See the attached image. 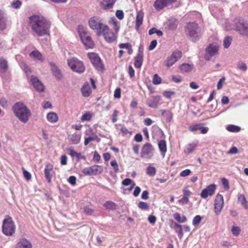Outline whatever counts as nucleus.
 Returning <instances> with one entry per match:
<instances>
[{
    "label": "nucleus",
    "instance_id": "obj_1",
    "mask_svg": "<svg viewBox=\"0 0 248 248\" xmlns=\"http://www.w3.org/2000/svg\"><path fill=\"white\" fill-rule=\"evenodd\" d=\"M29 23L32 31L37 36H42L49 34L51 24L43 16L32 15L29 17Z\"/></svg>",
    "mask_w": 248,
    "mask_h": 248
},
{
    "label": "nucleus",
    "instance_id": "obj_2",
    "mask_svg": "<svg viewBox=\"0 0 248 248\" xmlns=\"http://www.w3.org/2000/svg\"><path fill=\"white\" fill-rule=\"evenodd\" d=\"M16 116L22 123H26L31 115L30 110L27 106L21 102H17L13 107Z\"/></svg>",
    "mask_w": 248,
    "mask_h": 248
},
{
    "label": "nucleus",
    "instance_id": "obj_3",
    "mask_svg": "<svg viewBox=\"0 0 248 248\" xmlns=\"http://www.w3.org/2000/svg\"><path fill=\"white\" fill-rule=\"evenodd\" d=\"M186 32L190 40L193 42L199 41L202 36L201 29L195 22H189L187 24Z\"/></svg>",
    "mask_w": 248,
    "mask_h": 248
},
{
    "label": "nucleus",
    "instance_id": "obj_4",
    "mask_svg": "<svg viewBox=\"0 0 248 248\" xmlns=\"http://www.w3.org/2000/svg\"><path fill=\"white\" fill-rule=\"evenodd\" d=\"M78 30L80 39L86 48H93L94 46L93 41L88 34L84 27L81 25L78 26Z\"/></svg>",
    "mask_w": 248,
    "mask_h": 248
},
{
    "label": "nucleus",
    "instance_id": "obj_5",
    "mask_svg": "<svg viewBox=\"0 0 248 248\" xmlns=\"http://www.w3.org/2000/svg\"><path fill=\"white\" fill-rule=\"evenodd\" d=\"M16 225L12 220V218L9 216H7L3 220L2 223V232L7 236H11L15 232Z\"/></svg>",
    "mask_w": 248,
    "mask_h": 248
},
{
    "label": "nucleus",
    "instance_id": "obj_6",
    "mask_svg": "<svg viewBox=\"0 0 248 248\" xmlns=\"http://www.w3.org/2000/svg\"><path fill=\"white\" fill-rule=\"evenodd\" d=\"M154 155V148L153 145L149 142L144 144L141 150L140 157L146 159H151Z\"/></svg>",
    "mask_w": 248,
    "mask_h": 248
},
{
    "label": "nucleus",
    "instance_id": "obj_7",
    "mask_svg": "<svg viewBox=\"0 0 248 248\" xmlns=\"http://www.w3.org/2000/svg\"><path fill=\"white\" fill-rule=\"evenodd\" d=\"M89 27L93 30L97 31L98 35H101V32L104 26L100 17L93 16L91 17L88 21Z\"/></svg>",
    "mask_w": 248,
    "mask_h": 248
},
{
    "label": "nucleus",
    "instance_id": "obj_8",
    "mask_svg": "<svg viewBox=\"0 0 248 248\" xmlns=\"http://www.w3.org/2000/svg\"><path fill=\"white\" fill-rule=\"evenodd\" d=\"M67 61L68 65L73 71L79 73L84 71L85 67L81 61L75 58L69 59Z\"/></svg>",
    "mask_w": 248,
    "mask_h": 248
},
{
    "label": "nucleus",
    "instance_id": "obj_9",
    "mask_svg": "<svg viewBox=\"0 0 248 248\" xmlns=\"http://www.w3.org/2000/svg\"><path fill=\"white\" fill-rule=\"evenodd\" d=\"M235 30L244 36L248 37V22L244 20H239L235 23Z\"/></svg>",
    "mask_w": 248,
    "mask_h": 248
},
{
    "label": "nucleus",
    "instance_id": "obj_10",
    "mask_svg": "<svg viewBox=\"0 0 248 248\" xmlns=\"http://www.w3.org/2000/svg\"><path fill=\"white\" fill-rule=\"evenodd\" d=\"M103 169L102 167L98 165H94L90 167L84 168L82 172L86 175H96L102 172Z\"/></svg>",
    "mask_w": 248,
    "mask_h": 248
},
{
    "label": "nucleus",
    "instance_id": "obj_11",
    "mask_svg": "<svg viewBox=\"0 0 248 248\" xmlns=\"http://www.w3.org/2000/svg\"><path fill=\"white\" fill-rule=\"evenodd\" d=\"M182 57V52L175 51L172 52L171 55L168 57L165 62V65L168 67L172 66Z\"/></svg>",
    "mask_w": 248,
    "mask_h": 248
},
{
    "label": "nucleus",
    "instance_id": "obj_12",
    "mask_svg": "<svg viewBox=\"0 0 248 248\" xmlns=\"http://www.w3.org/2000/svg\"><path fill=\"white\" fill-rule=\"evenodd\" d=\"M218 47L213 44L209 45L205 49L204 59L209 61L211 58L218 54Z\"/></svg>",
    "mask_w": 248,
    "mask_h": 248
},
{
    "label": "nucleus",
    "instance_id": "obj_13",
    "mask_svg": "<svg viewBox=\"0 0 248 248\" xmlns=\"http://www.w3.org/2000/svg\"><path fill=\"white\" fill-rule=\"evenodd\" d=\"M224 206L223 197L220 194H217L214 203V211L217 215H218Z\"/></svg>",
    "mask_w": 248,
    "mask_h": 248
},
{
    "label": "nucleus",
    "instance_id": "obj_14",
    "mask_svg": "<svg viewBox=\"0 0 248 248\" xmlns=\"http://www.w3.org/2000/svg\"><path fill=\"white\" fill-rule=\"evenodd\" d=\"M102 34L103 35L106 41L108 43H111L116 39L114 33L109 31L108 26H104L101 32V35Z\"/></svg>",
    "mask_w": 248,
    "mask_h": 248
},
{
    "label": "nucleus",
    "instance_id": "obj_15",
    "mask_svg": "<svg viewBox=\"0 0 248 248\" xmlns=\"http://www.w3.org/2000/svg\"><path fill=\"white\" fill-rule=\"evenodd\" d=\"M216 189V185L215 184H211L208 186L206 188L202 190L201 193V197L203 199H206L208 196L213 195Z\"/></svg>",
    "mask_w": 248,
    "mask_h": 248
},
{
    "label": "nucleus",
    "instance_id": "obj_16",
    "mask_svg": "<svg viewBox=\"0 0 248 248\" xmlns=\"http://www.w3.org/2000/svg\"><path fill=\"white\" fill-rule=\"evenodd\" d=\"M175 1V0H156L154 2V6L156 10L160 11Z\"/></svg>",
    "mask_w": 248,
    "mask_h": 248
},
{
    "label": "nucleus",
    "instance_id": "obj_17",
    "mask_svg": "<svg viewBox=\"0 0 248 248\" xmlns=\"http://www.w3.org/2000/svg\"><path fill=\"white\" fill-rule=\"evenodd\" d=\"M15 248H32V245L30 240L22 237L19 239Z\"/></svg>",
    "mask_w": 248,
    "mask_h": 248
},
{
    "label": "nucleus",
    "instance_id": "obj_18",
    "mask_svg": "<svg viewBox=\"0 0 248 248\" xmlns=\"http://www.w3.org/2000/svg\"><path fill=\"white\" fill-rule=\"evenodd\" d=\"M91 62L93 66L98 70H101L103 69V63L101 62L100 58L95 55V54H92L90 57Z\"/></svg>",
    "mask_w": 248,
    "mask_h": 248
},
{
    "label": "nucleus",
    "instance_id": "obj_19",
    "mask_svg": "<svg viewBox=\"0 0 248 248\" xmlns=\"http://www.w3.org/2000/svg\"><path fill=\"white\" fill-rule=\"evenodd\" d=\"M143 61V50L140 48L139 49L138 54L135 57L134 66L136 68H140Z\"/></svg>",
    "mask_w": 248,
    "mask_h": 248
},
{
    "label": "nucleus",
    "instance_id": "obj_20",
    "mask_svg": "<svg viewBox=\"0 0 248 248\" xmlns=\"http://www.w3.org/2000/svg\"><path fill=\"white\" fill-rule=\"evenodd\" d=\"M160 99V96H153L147 99L146 103L149 107L155 108H157Z\"/></svg>",
    "mask_w": 248,
    "mask_h": 248
},
{
    "label": "nucleus",
    "instance_id": "obj_21",
    "mask_svg": "<svg viewBox=\"0 0 248 248\" xmlns=\"http://www.w3.org/2000/svg\"><path fill=\"white\" fill-rule=\"evenodd\" d=\"M31 81L34 88L39 92H43L45 87L42 82L36 77L32 76Z\"/></svg>",
    "mask_w": 248,
    "mask_h": 248
},
{
    "label": "nucleus",
    "instance_id": "obj_22",
    "mask_svg": "<svg viewBox=\"0 0 248 248\" xmlns=\"http://www.w3.org/2000/svg\"><path fill=\"white\" fill-rule=\"evenodd\" d=\"M50 65L51 66V71L53 76L57 79H61L62 78V74L61 72V70L58 67L55 65L54 63L50 62Z\"/></svg>",
    "mask_w": 248,
    "mask_h": 248
},
{
    "label": "nucleus",
    "instance_id": "obj_23",
    "mask_svg": "<svg viewBox=\"0 0 248 248\" xmlns=\"http://www.w3.org/2000/svg\"><path fill=\"white\" fill-rule=\"evenodd\" d=\"M160 112L163 119L167 123H170L173 118V113L169 110L161 109Z\"/></svg>",
    "mask_w": 248,
    "mask_h": 248
},
{
    "label": "nucleus",
    "instance_id": "obj_24",
    "mask_svg": "<svg viewBox=\"0 0 248 248\" xmlns=\"http://www.w3.org/2000/svg\"><path fill=\"white\" fill-rule=\"evenodd\" d=\"M144 13L142 11H139L137 13L136 19V28L138 31L143 23Z\"/></svg>",
    "mask_w": 248,
    "mask_h": 248
},
{
    "label": "nucleus",
    "instance_id": "obj_25",
    "mask_svg": "<svg viewBox=\"0 0 248 248\" xmlns=\"http://www.w3.org/2000/svg\"><path fill=\"white\" fill-rule=\"evenodd\" d=\"M158 146L161 155L164 158L167 152L166 141L164 140L158 141Z\"/></svg>",
    "mask_w": 248,
    "mask_h": 248
},
{
    "label": "nucleus",
    "instance_id": "obj_26",
    "mask_svg": "<svg viewBox=\"0 0 248 248\" xmlns=\"http://www.w3.org/2000/svg\"><path fill=\"white\" fill-rule=\"evenodd\" d=\"M53 169V166L51 164H48L46 165V168L44 170V173L45 177L48 182H50L52 178V175L50 174V172Z\"/></svg>",
    "mask_w": 248,
    "mask_h": 248
},
{
    "label": "nucleus",
    "instance_id": "obj_27",
    "mask_svg": "<svg viewBox=\"0 0 248 248\" xmlns=\"http://www.w3.org/2000/svg\"><path fill=\"white\" fill-rule=\"evenodd\" d=\"M117 0H103L101 2V6L104 10H108L112 8Z\"/></svg>",
    "mask_w": 248,
    "mask_h": 248
},
{
    "label": "nucleus",
    "instance_id": "obj_28",
    "mask_svg": "<svg viewBox=\"0 0 248 248\" xmlns=\"http://www.w3.org/2000/svg\"><path fill=\"white\" fill-rule=\"evenodd\" d=\"M8 69V64L7 60L3 57H1L0 58V72L5 73Z\"/></svg>",
    "mask_w": 248,
    "mask_h": 248
},
{
    "label": "nucleus",
    "instance_id": "obj_29",
    "mask_svg": "<svg viewBox=\"0 0 248 248\" xmlns=\"http://www.w3.org/2000/svg\"><path fill=\"white\" fill-rule=\"evenodd\" d=\"M68 138L73 144H78L80 140V136L76 133L68 135Z\"/></svg>",
    "mask_w": 248,
    "mask_h": 248
},
{
    "label": "nucleus",
    "instance_id": "obj_30",
    "mask_svg": "<svg viewBox=\"0 0 248 248\" xmlns=\"http://www.w3.org/2000/svg\"><path fill=\"white\" fill-rule=\"evenodd\" d=\"M238 201L244 208L248 209V202L246 200L244 195L239 194L238 196Z\"/></svg>",
    "mask_w": 248,
    "mask_h": 248
},
{
    "label": "nucleus",
    "instance_id": "obj_31",
    "mask_svg": "<svg viewBox=\"0 0 248 248\" xmlns=\"http://www.w3.org/2000/svg\"><path fill=\"white\" fill-rule=\"evenodd\" d=\"M172 228L175 230V232L178 233V237L180 239H181L183 236V232L182 230V226L176 223H174Z\"/></svg>",
    "mask_w": 248,
    "mask_h": 248
},
{
    "label": "nucleus",
    "instance_id": "obj_32",
    "mask_svg": "<svg viewBox=\"0 0 248 248\" xmlns=\"http://www.w3.org/2000/svg\"><path fill=\"white\" fill-rule=\"evenodd\" d=\"M197 146V143H191L188 144L186 148L185 149L184 152L186 154H190L192 153L196 149Z\"/></svg>",
    "mask_w": 248,
    "mask_h": 248
},
{
    "label": "nucleus",
    "instance_id": "obj_33",
    "mask_svg": "<svg viewBox=\"0 0 248 248\" xmlns=\"http://www.w3.org/2000/svg\"><path fill=\"white\" fill-rule=\"evenodd\" d=\"M81 92L83 95L85 97H88L91 94L92 91L89 84L84 85L81 88Z\"/></svg>",
    "mask_w": 248,
    "mask_h": 248
},
{
    "label": "nucleus",
    "instance_id": "obj_34",
    "mask_svg": "<svg viewBox=\"0 0 248 248\" xmlns=\"http://www.w3.org/2000/svg\"><path fill=\"white\" fill-rule=\"evenodd\" d=\"M193 67L192 64L183 63L180 65V68L183 72H189L192 70Z\"/></svg>",
    "mask_w": 248,
    "mask_h": 248
},
{
    "label": "nucleus",
    "instance_id": "obj_35",
    "mask_svg": "<svg viewBox=\"0 0 248 248\" xmlns=\"http://www.w3.org/2000/svg\"><path fill=\"white\" fill-rule=\"evenodd\" d=\"M47 119L50 123H55L58 120V117L54 112H49L47 115Z\"/></svg>",
    "mask_w": 248,
    "mask_h": 248
},
{
    "label": "nucleus",
    "instance_id": "obj_36",
    "mask_svg": "<svg viewBox=\"0 0 248 248\" xmlns=\"http://www.w3.org/2000/svg\"><path fill=\"white\" fill-rule=\"evenodd\" d=\"M109 23L113 25L116 32L119 31L120 28L119 23L117 21L114 17H111L109 21Z\"/></svg>",
    "mask_w": 248,
    "mask_h": 248
},
{
    "label": "nucleus",
    "instance_id": "obj_37",
    "mask_svg": "<svg viewBox=\"0 0 248 248\" xmlns=\"http://www.w3.org/2000/svg\"><path fill=\"white\" fill-rule=\"evenodd\" d=\"M104 206L108 210L115 209L117 206L116 204L114 202L110 201L106 202L104 204Z\"/></svg>",
    "mask_w": 248,
    "mask_h": 248
},
{
    "label": "nucleus",
    "instance_id": "obj_38",
    "mask_svg": "<svg viewBox=\"0 0 248 248\" xmlns=\"http://www.w3.org/2000/svg\"><path fill=\"white\" fill-rule=\"evenodd\" d=\"M174 218L179 223H184L187 221V218L185 216H181L179 213H175L174 215Z\"/></svg>",
    "mask_w": 248,
    "mask_h": 248
},
{
    "label": "nucleus",
    "instance_id": "obj_39",
    "mask_svg": "<svg viewBox=\"0 0 248 248\" xmlns=\"http://www.w3.org/2000/svg\"><path fill=\"white\" fill-rule=\"evenodd\" d=\"M226 129L228 131L232 132H238L241 130V128L239 126L233 124L228 125Z\"/></svg>",
    "mask_w": 248,
    "mask_h": 248
},
{
    "label": "nucleus",
    "instance_id": "obj_40",
    "mask_svg": "<svg viewBox=\"0 0 248 248\" xmlns=\"http://www.w3.org/2000/svg\"><path fill=\"white\" fill-rule=\"evenodd\" d=\"M30 56L38 60H42V55L38 50H33L30 53Z\"/></svg>",
    "mask_w": 248,
    "mask_h": 248
},
{
    "label": "nucleus",
    "instance_id": "obj_41",
    "mask_svg": "<svg viewBox=\"0 0 248 248\" xmlns=\"http://www.w3.org/2000/svg\"><path fill=\"white\" fill-rule=\"evenodd\" d=\"M7 23V16L0 19V30H4L6 29Z\"/></svg>",
    "mask_w": 248,
    "mask_h": 248
},
{
    "label": "nucleus",
    "instance_id": "obj_42",
    "mask_svg": "<svg viewBox=\"0 0 248 248\" xmlns=\"http://www.w3.org/2000/svg\"><path fill=\"white\" fill-rule=\"evenodd\" d=\"M156 170L155 167L149 166L146 170L147 174L150 176H154L156 173Z\"/></svg>",
    "mask_w": 248,
    "mask_h": 248
},
{
    "label": "nucleus",
    "instance_id": "obj_43",
    "mask_svg": "<svg viewBox=\"0 0 248 248\" xmlns=\"http://www.w3.org/2000/svg\"><path fill=\"white\" fill-rule=\"evenodd\" d=\"M203 125V124L202 123L196 124L193 125H191L189 127V130L190 131L192 132H194L198 130H200L201 125Z\"/></svg>",
    "mask_w": 248,
    "mask_h": 248
},
{
    "label": "nucleus",
    "instance_id": "obj_44",
    "mask_svg": "<svg viewBox=\"0 0 248 248\" xmlns=\"http://www.w3.org/2000/svg\"><path fill=\"white\" fill-rule=\"evenodd\" d=\"M232 39L230 36L226 37L223 41V46L225 48H228L231 45Z\"/></svg>",
    "mask_w": 248,
    "mask_h": 248
},
{
    "label": "nucleus",
    "instance_id": "obj_45",
    "mask_svg": "<svg viewBox=\"0 0 248 248\" xmlns=\"http://www.w3.org/2000/svg\"><path fill=\"white\" fill-rule=\"evenodd\" d=\"M202 219V217L200 215L196 216L192 220V225L194 226H197L198 225L200 222H201Z\"/></svg>",
    "mask_w": 248,
    "mask_h": 248
},
{
    "label": "nucleus",
    "instance_id": "obj_46",
    "mask_svg": "<svg viewBox=\"0 0 248 248\" xmlns=\"http://www.w3.org/2000/svg\"><path fill=\"white\" fill-rule=\"evenodd\" d=\"M237 67L238 69L243 71H246L247 70V66L246 64L242 61H239L238 62L237 64Z\"/></svg>",
    "mask_w": 248,
    "mask_h": 248
},
{
    "label": "nucleus",
    "instance_id": "obj_47",
    "mask_svg": "<svg viewBox=\"0 0 248 248\" xmlns=\"http://www.w3.org/2000/svg\"><path fill=\"white\" fill-rule=\"evenodd\" d=\"M138 207L142 210H147L149 208V204L143 202H140L138 203Z\"/></svg>",
    "mask_w": 248,
    "mask_h": 248
},
{
    "label": "nucleus",
    "instance_id": "obj_48",
    "mask_svg": "<svg viewBox=\"0 0 248 248\" xmlns=\"http://www.w3.org/2000/svg\"><path fill=\"white\" fill-rule=\"evenodd\" d=\"M92 117V114L89 112H87L82 116L81 120L82 121H89L91 120Z\"/></svg>",
    "mask_w": 248,
    "mask_h": 248
},
{
    "label": "nucleus",
    "instance_id": "obj_49",
    "mask_svg": "<svg viewBox=\"0 0 248 248\" xmlns=\"http://www.w3.org/2000/svg\"><path fill=\"white\" fill-rule=\"evenodd\" d=\"M161 82V78L156 74H155L153 78V83L155 85L159 84Z\"/></svg>",
    "mask_w": 248,
    "mask_h": 248
},
{
    "label": "nucleus",
    "instance_id": "obj_50",
    "mask_svg": "<svg viewBox=\"0 0 248 248\" xmlns=\"http://www.w3.org/2000/svg\"><path fill=\"white\" fill-rule=\"evenodd\" d=\"M232 232L233 235L237 236L240 233V229L239 227L233 226L232 228Z\"/></svg>",
    "mask_w": 248,
    "mask_h": 248
},
{
    "label": "nucleus",
    "instance_id": "obj_51",
    "mask_svg": "<svg viewBox=\"0 0 248 248\" xmlns=\"http://www.w3.org/2000/svg\"><path fill=\"white\" fill-rule=\"evenodd\" d=\"M221 182L224 188L226 190H228L230 188V186H229V181L228 180V179H227L225 178H222L221 179Z\"/></svg>",
    "mask_w": 248,
    "mask_h": 248
},
{
    "label": "nucleus",
    "instance_id": "obj_52",
    "mask_svg": "<svg viewBox=\"0 0 248 248\" xmlns=\"http://www.w3.org/2000/svg\"><path fill=\"white\" fill-rule=\"evenodd\" d=\"M191 171L189 169H186L182 171L180 173V176L183 177H186L190 175Z\"/></svg>",
    "mask_w": 248,
    "mask_h": 248
},
{
    "label": "nucleus",
    "instance_id": "obj_53",
    "mask_svg": "<svg viewBox=\"0 0 248 248\" xmlns=\"http://www.w3.org/2000/svg\"><path fill=\"white\" fill-rule=\"evenodd\" d=\"M21 1L19 0H17L12 3V6L15 9H18L21 7Z\"/></svg>",
    "mask_w": 248,
    "mask_h": 248
},
{
    "label": "nucleus",
    "instance_id": "obj_54",
    "mask_svg": "<svg viewBox=\"0 0 248 248\" xmlns=\"http://www.w3.org/2000/svg\"><path fill=\"white\" fill-rule=\"evenodd\" d=\"M23 172L24 177L26 178L27 180H30L31 179V173L26 170L24 168H22Z\"/></svg>",
    "mask_w": 248,
    "mask_h": 248
},
{
    "label": "nucleus",
    "instance_id": "obj_55",
    "mask_svg": "<svg viewBox=\"0 0 248 248\" xmlns=\"http://www.w3.org/2000/svg\"><path fill=\"white\" fill-rule=\"evenodd\" d=\"M189 202V198L183 196L182 198L178 201L179 203L181 205L186 204Z\"/></svg>",
    "mask_w": 248,
    "mask_h": 248
},
{
    "label": "nucleus",
    "instance_id": "obj_56",
    "mask_svg": "<svg viewBox=\"0 0 248 248\" xmlns=\"http://www.w3.org/2000/svg\"><path fill=\"white\" fill-rule=\"evenodd\" d=\"M110 165L113 168L115 172H117L119 170L117 162L115 160L111 161L110 162Z\"/></svg>",
    "mask_w": 248,
    "mask_h": 248
},
{
    "label": "nucleus",
    "instance_id": "obj_57",
    "mask_svg": "<svg viewBox=\"0 0 248 248\" xmlns=\"http://www.w3.org/2000/svg\"><path fill=\"white\" fill-rule=\"evenodd\" d=\"M84 211L87 215H92L93 212V210L89 206H85L84 208Z\"/></svg>",
    "mask_w": 248,
    "mask_h": 248
},
{
    "label": "nucleus",
    "instance_id": "obj_58",
    "mask_svg": "<svg viewBox=\"0 0 248 248\" xmlns=\"http://www.w3.org/2000/svg\"><path fill=\"white\" fill-rule=\"evenodd\" d=\"M157 43V41L156 40H154L152 41H151L149 46V50H153L156 47Z\"/></svg>",
    "mask_w": 248,
    "mask_h": 248
},
{
    "label": "nucleus",
    "instance_id": "obj_59",
    "mask_svg": "<svg viewBox=\"0 0 248 248\" xmlns=\"http://www.w3.org/2000/svg\"><path fill=\"white\" fill-rule=\"evenodd\" d=\"M116 16L119 19H122L124 18V14L122 10H117L116 12Z\"/></svg>",
    "mask_w": 248,
    "mask_h": 248
},
{
    "label": "nucleus",
    "instance_id": "obj_60",
    "mask_svg": "<svg viewBox=\"0 0 248 248\" xmlns=\"http://www.w3.org/2000/svg\"><path fill=\"white\" fill-rule=\"evenodd\" d=\"M76 180L77 178L75 176H71L68 178V181L70 184H71L73 186H74L76 184Z\"/></svg>",
    "mask_w": 248,
    "mask_h": 248
},
{
    "label": "nucleus",
    "instance_id": "obj_61",
    "mask_svg": "<svg viewBox=\"0 0 248 248\" xmlns=\"http://www.w3.org/2000/svg\"><path fill=\"white\" fill-rule=\"evenodd\" d=\"M125 49H127L128 53L130 55L133 53L131 45L130 43H125Z\"/></svg>",
    "mask_w": 248,
    "mask_h": 248
},
{
    "label": "nucleus",
    "instance_id": "obj_62",
    "mask_svg": "<svg viewBox=\"0 0 248 248\" xmlns=\"http://www.w3.org/2000/svg\"><path fill=\"white\" fill-rule=\"evenodd\" d=\"M148 220L151 224H154L156 222V218L153 215H150L148 217Z\"/></svg>",
    "mask_w": 248,
    "mask_h": 248
},
{
    "label": "nucleus",
    "instance_id": "obj_63",
    "mask_svg": "<svg viewBox=\"0 0 248 248\" xmlns=\"http://www.w3.org/2000/svg\"><path fill=\"white\" fill-rule=\"evenodd\" d=\"M128 74L130 78H133L135 76V71L131 65L128 67Z\"/></svg>",
    "mask_w": 248,
    "mask_h": 248
},
{
    "label": "nucleus",
    "instance_id": "obj_64",
    "mask_svg": "<svg viewBox=\"0 0 248 248\" xmlns=\"http://www.w3.org/2000/svg\"><path fill=\"white\" fill-rule=\"evenodd\" d=\"M149 192L147 190H144L142 192L141 196V198L142 200H147L149 198Z\"/></svg>",
    "mask_w": 248,
    "mask_h": 248
}]
</instances>
